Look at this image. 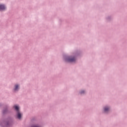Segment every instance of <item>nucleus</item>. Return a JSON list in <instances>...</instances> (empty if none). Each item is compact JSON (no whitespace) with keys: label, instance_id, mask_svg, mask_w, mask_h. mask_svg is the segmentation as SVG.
Segmentation results:
<instances>
[{"label":"nucleus","instance_id":"f257e3e1","mask_svg":"<svg viewBox=\"0 0 127 127\" xmlns=\"http://www.w3.org/2000/svg\"><path fill=\"white\" fill-rule=\"evenodd\" d=\"M14 108H15V109L16 110L17 114V117L19 120H20L21 119V113L19 112V107L18 106L15 105L14 106Z\"/></svg>","mask_w":127,"mask_h":127},{"label":"nucleus","instance_id":"f03ea898","mask_svg":"<svg viewBox=\"0 0 127 127\" xmlns=\"http://www.w3.org/2000/svg\"><path fill=\"white\" fill-rule=\"evenodd\" d=\"M67 62H75L76 59L75 58H67L65 60Z\"/></svg>","mask_w":127,"mask_h":127},{"label":"nucleus","instance_id":"7ed1b4c3","mask_svg":"<svg viewBox=\"0 0 127 127\" xmlns=\"http://www.w3.org/2000/svg\"><path fill=\"white\" fill-rule=\"evenodd\" d=\"M5 9V6L4 5L0 4V10H4Z\"/></svg>","mask_w":127,"mask_h":127},{"label":"nucleus","instance_id":"20e7f679","mask_svg":"<svg viewBox=\"0 0 127 127\" xmlns=\"http://www.w3.org/2000/svg\"><path fill=\"white\" fill-rule=\"evenodd\" d=\"M108 111H110V108H109V107H105L104 108V112H108Z\"/></svg>","mask_w":127,"mask_h":127},{"label":"nucleus","instance_id":"39448f33","mask_svg":"<svg viewBox=\"0 0 127 127\" xmlns=\"http://www.w3.org/2000/svg\"><path fill=\"white\" fill-rule=\"evenodd\" d=\"M17 89H18V85H16L15 86L14 91H17Z\"/></svg>","mask_w":127,"mask_h":127},{"label":"nucleus","instance_id":"423d86ee","mask_svg":"<svg viewBox=\"0 0 127 127\" xmlns=\"http://www.w3.org/2000/svg\"><path fill=\"white\" fill-rule=\"evenodd\" d=\"M81 94H84V93H85V91H81Z\"/></svg>","mask_w":127,"mask_h":127}]
</instances>
